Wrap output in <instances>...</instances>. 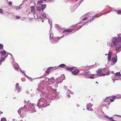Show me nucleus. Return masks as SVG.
Returning a JSON list of instances; mask_svg holds the SVG:
<instances>
[{
	"label": "nucleus",
	"mask_w": 121,
	"mask_h": 121,
	"mask_svg": "<svg viewBox=\"0 0 121 121\" xmlns=\"http://www.w3.org/2000/svg\"><path fill=\"white\" fill-rule=\"evenodd\" d=\"M90 74V72L89 71H85L83 72L81 74L85 76L86 78H88V76Z\"/></svg>",
	"instance_id": "7"
},
{
	"label": "nucleus",
	"mask_w": 121,
	"mask_h": 121,
	"mask_svg": "<svg viewBox=\"0 0 121 121\" xmlns=\"http://www.w3.org/2000/svg\"><path fill=\"white\" fill-rule=\"evenodd\" d=\"M79 71L78 70H74L72 72V73L75 75H77L78 73L79 72Z\"/></svg>",
	"instance_id": "13"
},
{
	"label": "nucleus",
	"mask_w": 121,
	"mask_h": 121,
	"mask_svg": "<svg viewBox=\"0 0 121 121\" xmlns=\"http://www.w3.org/2000/svg\"><path fill=\"white\" fill-rule=\"evenodd\" d=\"M16 17L17 19H19L20 18V17L19 16H17Z\"/></svg>",
	"instance_id": "46"
},
{
	"label": "nucleus",
	"mask_w": 121,
	"mask_h": 121,
	"mask_svg": "<svg viewBox=\"0 0 121 121\" xmlns=\"http://www.w3.org/2000/svg\"><path fill=\"white\" fill-rule=\"evenodd\" d=\"M21 9V7H18L17 8H16V9L18 10L20 9Z\"/></svg>",
	"instance_id": "45"
},
{
	"label": "nucleus",
	"mask_w": 121,
	"mask_h": 121,
	"mask_svg": "<svg viewBox=\"0 0 121 121\" xmlns=\"http://www.w3.org/2000/svg\"><path fill=\"white\" fill-rule=\"evenodd\" d=\"M53 90L54 91L49 93L48 96L47 95V94H46V97L48 99L51 100H56L60 98V96L58 93L56 91V89H53Z\"/></svg>",
	"instance_id": "4"
},
{
	"label": "nucleus",
	"mask_w": 121,
	"mask_h": 121,
	"mask_svg": "<svg viewBox=\"0 0 121 121\" xmlns=\"http://www.w3.org/2000/svg\"><path fill=\"white\" fill-rule=\"evenodd\" d=\"M95 65H92V66H91V68H93V67Z\"/></svg>",
	"instance_id": "58"
},
{
	"label": "nucleus",
	"mask_w": 121,
	"mask_h": 121,
	"mask_svg": "<svg viewBox=\"0 0 121 121\" xmlns=\"http://www.w3.org/2000/svg\"><path fill=\"white\" fill-rule=\"evenodd\" d=\"M93 106V104L91 103L88 104L86 105V107H91Z\"/></svg>",
	"instance_id": "33"
},
{
	"label": "nucleus",
	"mask_w": 121,
	"mask_h": 121,
	"mask_svg": "<svg viewBox=\"0 0 121 121\" xmlns=\"http://www.w3.org/2000/svg\"><path fill=\"white\" fill-rule=\"evenodd\" d=\"M15 90H17V92L19 93L21 91V87L19 86V84L18 83H17L16 84V89Z\"/></svg>",
	"instance_id": "11"
},
{
	"label": "nucleus",
	"mask_w": 121,
	"mask_h": 121,
	"mask_svg": "<svg viewBox=\"0 0 121 121\" xmlns=\"http://www.w3.org/2000/svg\"><path fill=\"white\" fill-rule=\"evenodd\" d=\"M6 51L4 50H3L2 51H0V54L2 55H5L6 54Z\"/></svg>",
	"instance_id": "24"
},
{
	"label": "nucleus",
	"mask_w": 121,
	"mask_h": 121,
	"mask_svg": "<svg viewBox=\"0 0 121 121\" xmlns=\"http://www.w3.org/2000/svg\"><path fill=\"white\" fill-rule=\"evenodd\" d=\"M74 67H67L66 68L67 70L70 71H71L73 70L74 69Z\"/></svg>",
	"instance_id": "22"
},
{
	"label": "nucleus",
	"mask_w": 121,
	"mask_h": 121,
	"mask_svg": "<svg viewBox=\"0 0 121 121\" xmlns=\"http://www.w3.org/2000/svg\"><path fill=\"white\" fill-rule=\"evenodd\" d=\"M3 45L1 44H0V49H3Z\"/></svg>",
	"instance_id": "42"
},
{
	"label": "nucleus",
	"mask_w": 121,
	"mask_h": 121,
	"mask_svg": "<svg viewBox=\"0 0 121 121\" xmlns=\"http://www.w3.org/2000/svg\"><path fill=\"white\" fill-rule=\"evenodd\" d=\"M21 72L22 73H23L24 74V75L26 77H27V76L26 75V74L25 73V71L24 70H22L21 71Z\"/></svg>",
	"instance_id": "38"
},
{
	"label": "nucleus",
	"mask_w": 121,
	"mask_h": 121,
	"mask_svg": "<svg viewBox=\"0 0 121 121\" xmlns=\"http://www.w3.org/2000/svg\"><path fill=\"white\" fill-rule=\"evenodd\" d=\"M23 108L22 107L21 108H20L18 110L17 112L18 113V114L20 115V116H21V111H22V110H23Z\"/></svg>",
	"instance_id": "23"
},
{
	"label": "nucleus",
	"mask_w": 121,
	"mask_h": 121,
	"mask_svg": "<svg viewBox=\"0 0 121 121\" xmlns=\"http://www.w3.org/2000/svg\"><path fill=\"white\" fill-rule=\"evenodd\" d=\"M87 109L89 111H92L93 110V109L91 107H86Z\"/></svg>",
	"instance_id": "34"
},
{
	"label": "nucleus",
	"mask_w": 121,
	"mask_h": 121,
	"mask_svg": "<svg viewBox=\"0 0 121 121\" xmlns=\"http://www.w3.org/2000/svg\"><path fill=\"white\" fill-rule=\"evenodd\" d=\"M42 9V11H43L44 9L46 7V5L45 4H42L41 5V6Z\"/></svg>",
	"instance_id": "25"
},
{
	"label": "nucleus",
	"mask_w": 121,
	"mask_h": 121,
	"mask_svg": "<svg viewBox=\"0 0 121 121\" xmlns=\"http://www.w3.org/2000/svg\"><path fill=\"white\" fill-rule=\"evenodd\" d=\"M88 18L87 17H86L85 18H84L82 19V20L80 22V24H81V23H84L85 22H83L84 20H86L87 19H88Z\"/></svg>",
	"instance_id": "26"
},
{
	"label": "nucleus",
	"mask_w": 121,
	"mask_h": 121,
	"mask_svg": "<svg viewBox=\"0 0 121 121\" xmlns=\"http://www.w3.org/2000/svg\"><path fill=\"white\" fill-rule=\"evenodd\" d=\"M51 80H50V81H48L50 83H52V84L53 82L54 81V78H51Z\"/></svg>",
	"instance_id": "29"
},
{
	"label": "nucleus",
	"mask_w": 121,
	"mask_h": 121,
	"mask_svg": "<svg viewBox=\"0 0 121 121\" xmlns=\"http://www.w3.org/2000/svg\"><path fill=\"white\" fill-rule=\"evenodd\" d=\"M88 78H91V79H94L95 78L93 77V76H90V77H88Z\"/></svg>",
	"instance_id": "51"
},
{
	"label": "nucleus",
	"mask_w": 121,
	"mask_h": 121,
	"mask_svg": "<svg viewBox=\"0 0 121 121\" xmlns=\"http://www.w3.org/2000/svg\"><path fill=\"white\" fill-rule=\"evenodd\" d=\"M112 98L113 99H115L116 98V97L115 96H112Z\"/></svg>",
	"instance_id": "52"
},
{
	"label": "nucleus",
	"mask_w": 121,
	"mask_h": 121,
	"mask_svg": "<svg viewBox=\"0 0 121 121\" xmlns=\"http://www.w3.org/2000/svg\"><path fill=\"white\" fill-rule=\"evenodd\" d=\"M2 62V61L0 59V65L1 64Z\"/></svg>",
	"instance_id": "57"
},
{
	"label": "nucleus",
	"mask_w": 121,
	"mask_h": 121,
	"mask_svg": "<svg viewBox=\"0 0 121 121\" xmlns=\"http://www.w3.org/2000/svg\"><path fill=\"white\" fill-rule=\"evenodd\" d=\"M50 32V39H52L53 38V34L52 33V32L51 31V30H50L49 31Z\"/></svg>",
	"instance_id": "27"
},
{
	"label": "nucleus",
	"mask_w": 121,
	"mask_h": 121,
	"mask_svg": "<svg viewBox=\"0 0 121 121\" xmlns=\"http://www.w3.org/2000/svg\"><path fill=\"white\" fill-rule=\"evenodd\" d=\"M24 102L25 103H26V100H24Z\"/></svg>",
	"instance_id": "59"
},
{
	"label": "nucleus",
	"mask_w": 121,
	"mask_h": 121,
	"mask_svg": "<svg viewBox=\"0 0 121 121\" xmlns=\"http://www.w3.org/2000/svg\"><path fill=\"white\" fill-rule=\"evenodd\" d=\"M12 2L10 1L9 2V5H12Z\"/></svg>",
	"instance_id": "50"
},
{
	"label": "nucleus",
	"mask_w": 121,
	"mask_h": 121,
	"mask_svg": "<svg viewBox=\"0 0 121 121\" xmlns=\"http://www.w3.org/2000/svg\"><path fill=\"white\" fill-rule=\"evenodd\" d=\"M110 99V97H106L105 99H104V101L106 102L109 101Z\"/></svg>",
	"instance_id": "21"
},
{
	"label": "nucleus",
	"mask_w": 121,
	"mask_h": 121,
	"mask_svg": "<svg viewBox=\"0 0 121 121\" xmlns=\"http://www.w3.org/2000/svg\"><path fill=\"white\" fill-rule=\"evenodd\" d=\"M114 99H112L110 98V100H111V102H113L114 101Z\"/></svg>",
	"instance_id": "53"
},
{
	"label": "nucleus",
	"mask_w": 121,
	"mask_h": 121,
	"mask_svg": "<svg viewBox=\"0 0 121 121\" xmlns=\"http://www.w3.org/2000/svg\"><path fill=\"white\" fill-rule=\"evenodd\" d=\"M97 17V15H95V16H94L93 17L92 19H91L89 21L88 20V21L86 23H85L84 24H83V25H85V24H86V23H89L91 22L96 17Z\"/></svg>",
	"instance_id": "12"
},
{
	"label": "nucleus",
	"mask_w": 121,
	"mask_h": 121,
	"mask_svg": "<svg viewBox=\"0 0 121 121\" xmlns=\"http://www.w3.org/2000/svg\"><path fill=\"white\" fill-rule=\"evenodd\" d=\"M42 0H41L38 1L37 4L38 5H40L42 3Z\"/></svg>",
	"instance_id": "32"
},
{
	"label": "nucleus",
	"mask_w": 121,
	"mask_h": 121,
	"mask_svg": "<svg viewBox=\"0 0 121 121\" xmlns=\"http://www.w3.org/2000/svg\"><path fill=\"white\" fill-rule=\"evenodd\" d=\"M117 37H113L107 42V45L110 47H114L117 52L121 48V37L118 35Z\"/></svg>",
	"instance_id": "1"
},
{
	"label": "nucleus",
	"mask_w": 121,
	"mask_h": 121,
	"mask_svg": "<svg viewBox=\"0 0 121 121\" xmlns=\"http://www.w3.org/2000/svg\"><path fill=\"white\" fill-rule=\"evenodd\" d=\"M102 70L99 69L97 72V74L99 76V75L102 73Z\"/></svg>",
	"instance_id": "19"
},
{
	"label": "nucleus",
	"mask_w": 121,
	"mask_h": 121,
	"mask_svg": "<svg viewBox=\"0 0 121 121\" xmlns=\"http://www.w3.org/2000/svg\"><path fill=\"white\" fill-rule=\"evenodd\" d=\"M48 22L49 24L51 25V28L52 26V21L48 19Z\"/></svg>",
	"instance_id": "36"
},
{
	"label": "nucleus",
	"mask_w": 121,
	"mask_h": 121,
	"mask_svg": "<svg viewBox=\"0 0 121 121\" xmlns=\"http://www.w3.org/2000/svg\"><path fill=\"white\" fill-rule=\"evenodd\" d=\"M8 56V55H7L4 57L3 56H1V60L2 61V62L5 61V59Z\"/></svg>",
	"instance_id": "16"
},
{
	"label": "nucleus",
	"mask_w": 121,
	"mask_h": 121,
	"mask_svg": "<svg viewBox=\"0 0 121 121\" xmlns=\"http://www.w3.org/2000/svg\"><path fill=\"white\" fill-rule=\"evenodd\" d=\"M117 117H121V116L120 115H118L117 116Z\"/></svg>",
	"instance_id": "60"
},
{
	"label": "nucleus",
	"mask_w": 121,
	"mask_h": 121,
	"mask_svg": "<svg viewBox=\"0 0 121 121\" xmlns=\"http://www.w3.org/2000/svg\"><path fill=\"white\" fill-rule=\"evenodd\" d=\"M22 6V4H21L20 5L19 7H21Z\"/></svg>",
	"instance_id": "64"
},
{
	"label": "nucleus",
	"mask_w": 121,
	"mask_h": 121,
	"mask_svg": "<svg viewBox=\"0 0 121 121\" xmlns=\"http://www.w3.org/2000/svg\"><path fill=\"white\" fill-rule=\"evenodd\" d=\"M66 93L67 94V95L66 96V97H68L69 98L70 97V95L69 94V93L67 91L66 92Z\"/></svg>",
	"instance_id": "37"
},
{
	"label": "nucleus",
	"mask_w": 121,
	"mask_h": 121,
	"mask_svg": "<svg viewBox=\"0 0 121 121\" xmlns=\"http://www.w3.org/2000/svg\"><path fill=\"white\" fill-rule=\"evenodd\" d=\"M73 30V29L72 28L64 30L63 32V33H64V34L63 35L61 36V37H60V38H62L64 36H66L69 33L72 31Z\"/></svg>",
	"instance_id": "6"
},
{
	"label": "nucleus",
	"mask_w": 121,
	"mask_h": 121,
	"mask_svg": "<svg viewBox=\"0 0 121 121\" xmlns=\"http://www.w3.org/2000/svg\"><path fill=\"white\" fill-rule=\"evenodd\" d=\"M77 107H79V105H78V104H77Z\"/></svg>",
	"instance_id": "61"
},
{
	"label": "nucleus",
	"mask_w": 121,
	"mask_h": 121,
	"mask_svg": "<svg viewBox=\"0 0 121 121\" xmlns=\"http://www.w3.org/2000/svg\"><path fill=\"white\" fill-rule=\"evenodd\" d=\"M105 55H108V61H110L111 60V55L109 54H105Z\"/></svg>",
	"instance_id": "18"
},
{
	"label": "nucleus",
	"mask_w": 121,
	"mask_h": 121,
	"mask_svg": "<svg viewBox=\"0 0 121 121\" xmlns=\"http://www.w3.org/2000/svg\"><path fill=\"white\" fill-rule=\"evenodd\" d=\"M41 19V20H42V22H43L44 21L42 20V19H43V18H42V19Z\"/></svg>",
	"instance_id": "62"
},
{
	"label": "nucleus",
	"mask_w": 121,
	"mask_h": 121,
	"mask_svg": "<svg viewBox=\"0 0 121 121\" xmlns=\"http://www.w3.org/2000/svg\"><path fill=\"white\" fill-rule=\"evenodd\" d=\"M105 75V73H102L101 74L99 75V76H104Z\"/></svg>",
	"instance_id": "43"
},
{
	"label": "nucleus",
	"mask_w": 121,
	"mask_h": 121,
	"mask_svg": "<svg viewBox=\"0 0 121 121\" xmlns=\"http://www.w3.org/2000/svg\"><path fill=\"white\" fill-rule=\"evenodd\" d=\"M77 25V24L76 25L74 26H72V27H74L75 28L76 26Z\"/></svg>",
	"instance_id": "56"
},
{
	"label": "nucleus",
	"mask_w": 121,
	"mask_h": 121,
	"mask_svg": "<svg viewBox=\"0 0 121 121\" xmlns=\"http://www.w3.org/2000/svg\"><path fill=\"white\" fill-rule=\"evenodd\" d=\"M46 95V93L43 92H42V94H40L41 98L38 100L37 104V106L39 108L45 107L49 105V104H47V101L46 99L47 96Z\"/></svg>",
	"instance_id": "2"
},
{
	"label": "nucleus",
	"mask_w": 121,
	"mask_h": 121,
	"mask_svg": "<svg viewBox=\"0 0 121 121\" xmlns=\"http://www.w3.org/2000/svg\"><path fill=\"white\" fill-rule=\"evenodd\" d=\"M67 91L69 94H72V95L74 93L72 91H71L70 90H69V89H67Z\"/></svg>",
	"instance_id": "31"
},
{
	"label": "nucleus",
	"mask_w": 121,
	"mask_h": 121,
	"mask_svg": "<svg viewBox=\"0 0 121 121\" xmlns=\"http://www.w3.org/2000/svg\"><path fill=\"white\" fill-rule=\"evenodd\" d=\"M41 15L43 16L44 17H40V19H42V18H43V20L44 19H45V18L46 17V13H42L41 14Z\"/></svg>",
	"instance_id": "15"
},
{
	"label": "nucleus",
	"mask_w": 121,
	"mask_h": 121,
	"mask_svg": "<svg viewBox=\"0 0 121 121\" xmlns=\"http://www.w3.org/2000/svg\"><path fill=\"white\" fill-rule=\"evenodd\" d=\"M28 19L29 20L32 21L33 20V18L32 17H30Z\"/></svg>",
	"instance_id": "44"
},
{
	"label": "nucleus",
	"mask_w": 121,
	"mask_h": 121,
	"mask_svg": "<svg viewBox=\"0 0 121 121\" xmlns=\"http://www.w3.org/2000/svg\"><path fill=\"white\" fill-rule=\"evenodd\" d=\"M3 10L2 9H0V13H2L3 12Z\"/></svg>",
	"instance_id": "48"
},
{
	"label": "nucleus",
	"mask_w": 121,
	"mask_h": 121,
	"mask_svg": "<svg viewBox=\"0 0 121 121\" xmlns=\"http://www.w3.org/2000/svg\"><path fill=\"white\" fill-rule=\"evenodd\" d=\"M27 77L28 78V79L30 81H32V79L31 78H29L27 76Z\"/></svg>",
	"instance_id": "47"
},
{
	"label": "nucleus",
	"mask_w": 121,
	"mask_h": 121,
	"mask_svg": "<svg viewBox=\"0 0 121 121\" xmlns=\"http://www.w3.org/2000/svg\"><path fill=\"white\" fill-rule=\"evenodd\" d=\"M106 106V105L105 104H104V105H103L102 106Z\"/></svg>",
	"instance_id": "63"
},
{
	"label": "nucleus",
	"mask_w": 121,
	"mask_h": 121,
	"mask_svg": "<svg viewBox=\"0 0 121 121\" xmlns=\"http://www.w3.org/2000/svg\"><path fill=\"white\" fill-rule=\"evenodd\" d=\"M31 10V12L33 13L34 14V18L35 19L36 18L35 17V15L36 13L35 10V8L34 6H31L30 7Z\"/></svg>",
	"instance_id": "10"
},
{
	"label": "nucleus",
	"mask_w": 121,
	"mask_h": 121,
	"mask_svg": "<svg viewBox=\"0 0 121 121\" xmlns=\"http://www.w3.org/2000/svg\"><path fill=\"white\" fill-rule=\"evenodd\" d=\"M10 55L11 56H12V58L14 60V57H13V56L11 54H10Z\"/></svg>",
	"instance_id": "55"
},
{
	"label": "nucleus",
	"mask_w": 121,
	"mask_h": 121,
	"mask_svg": "<svg viewBox=\"0 0 121 121\" xmlns=\"http://www.w3.org/2000/svg\"><path fill=\"white\" fill-rule=\"evenodd\" d=\"M96 75H95V74H91V76L93 77V76H94V77H96L95 76H96Z\"/></svg>",
	"instance_id": "54"
},
{
	"label": "nucleus",
	"mask_w": 121,
	"mask_h": 121,
	"mask_svg": "<svg viewBox=\"0 0 121 121\" xmlns=\"http://www.w3.org/2000/svg\"><path fill=\"white\" fill-rule=\"evenodd\" d=\"M66 66V65H65L64 64H61L60 65H59L57 67H55V68H56L55 69H58V68L59 67H61V68H63Z\"/></svg>",
	"instance_id": "14"
},
{
	"label": "nucleus",
	"mask_w": 121,
	"mask_h": 121,
	"mask_svg": "<svg viewBox=\"0 0 121 121\" xmlns=\"http://www.w3.org/2000/svg\"><path fill=\"white\" fill-rule=\"evenodd\" d=\"M14 69L15 70H18V69L17 67H14Z\"/></svg>",
	"instance_id": "49"
},
{
	"label": "nucleus",
	"mask_w": 121,
	"mask_h": 121,
	"mask_svg": "<svg viewBox=\"0 0 121 121\" xmlns=\"http://www.w3.org/2000/svg\"><path fill=\"white\" fill-rule=\"evenodd\" d=\"M30 101L27 102V105H25L23 108L25 111H29L31 113H33L36 112L35 108V105L34 104L29 103Z\"/></svg>",
	"instance_id": "3"
},
{
	"label": "nucleus",
	"mask_w": 121,
	"mask_h": 121,
	"mask_svg": "<svg viewBox=\"0 0 121 121\" xmlns=\"http://www.w3.org/2000/svg\"><path fill=\"white\" fill-rule=\"evenodd\" d=\"M60 38V37H58L57 38H53L52 39H51L50 40L52 43H56L58 42V40Z\"/></svg>",
	"instance_id": "8"
},
{
	"label": "nucleus",
	"mask_w": 121,
	"mask_h": 121,
	"mask_svg": "<svg viewBox=\"0 0 121 121\" xmlns=\"http://www.w3.org/2000/svg\"><path fill=\"white\" fill-rule=\"evenodd\" d=\"M116 11L117 12V14H119L120 13H121V10H118V12L117 11Z\"/></svg>",
	"instance_id": "40"
},
{
	"label": "nucleus",
	"mask_w": 121,
	"mask_h": 121,
	"mask_svg": "<svg viewBox=\"0 0 121 121\" xmlns=\"http://www.w3.org/2000/svg\"><path fill=\"white\" fill-rule=\"evenodd\" d=\"M65 79V77L64 75L63 74H62L60 77H58L57 78L56 80L58 81L56 82L57 84L55 85V87H57V84L58 83H61L63 80Z\"/></svg>",
	"instance_id": "5"
},
{
	"label": "nucleus",
	"mask_w": 121,
	"mask_h": 121,
	"mask_svg": "<svg viewBox=\"0 0 121 121\" xmlns=\"http://www.w3.org/2000/svg\"><path fill=\"white\" fill-rule=\"evenodd\" d=\"M1 121H6V120L5 118H1Z\"/></svg>",
	"instance_id": "41"
},
{
	"label": "nucleus",
	"mask_w": 121,
	"mask_h": 121,
	"mask_svg": "<svg viewBox=\"0 0 121 121\" xmlns=\"http://www.w3.org/2000/svg\"><path fill=\"white\" fill-rule=\"evenodd\" d=\"M45 80L47 81H50V80H51V79H49V78H48L46 77L45 78Z\"/></svg>",
	"instance_id": "39"
},
{
	"label": "nucleus",
	"mask_w": 121,
	"mask_h": 121,
	"mask_svg": "<svg viewBox=\"0 0 121 121\" xmlns=\"http://www.w3.org/2000/svg\"><path fill=\"white\" fill-rule=\"evenodd\" d=\"M53 68L52 67H50L47 68V70L46 71V72L48 73H49L50 72V70Z\"/></svg>",
	"instance_id": "20"
},
{
	"label": "nucleus",
	"mask_w": 121,
	"mask_h": 121,
	"mask_svg": "<svg viewBox=\"0 0 121 121\" xmlns=\"http://www.w3.org/2000/svg\"><path fill=\"white\" fill-rule=\"evenodd\" d=\"M112 80H113V82L114 83L115 82V80H117L118 79H117L116 78V77H114V78H112Z\"/></svg>",
	"instance_id": "35"
},
{
	"label": "nucleus",
	"mask_w": 121,
	"mask_h": 121,
	"mask_svg": "<svg viewBox=\"0 0 121 121\" xmlns=\"http://www.w3.org/2000/svg\"><path fill=\"white\" fill-rule=\"evenodd\" d=\"M115 75L116 76L119 77L121 76V74L120 72H117L115 73Z\"/></svg>",
	"instance_id": "30"
},
{
	"label": "nucleus",
	"mask_w": 121,
	"mask_h": 121,
	"mask_svg": "<svg viewBox=\"0 0 121 121\" xmlns=\"http://www.w3.org/2000/svg\"><path fill=\"white\" fill-rule=\"evenodd\" d=\"M105 117H106V118L109 119L111 121H116V120H113V118H112V117H108L107 116H104Z\"/></svg>",
	"instance_id": "28"
},
{
	"label": "nucleus",
	"mask_w": 121,
	"mask_h": 121,
	"mask_svg": "<svg viewBox=\"0 0 121 121\" xmlns=\"http://www.w3.org/2000/svg\"><path fill=\"white\" fill-rule=\"evenodd\" d=\"M37 10L40 12H42L43 11H42V9L41 7H37Z\"/></svg>",
	"instance_id": "17"
},
{
	"label": "nucleus",
	"mask_w": 121,
	"mask_h": 121,
	"mask_svg": "<svg viewBox=\"0 0 121 121\" xmlns=\"http://www.w3.org/2000/svg\"><path fill=\"white\" fill-rule=\"evenodd\" d=\"M116 57H113L111 59V61L112 62V63H111L110 65L112 66L115 64L117 61V57L116 55Z\"/></svg>",
	"instance_id": "9"
}]
</instances>
